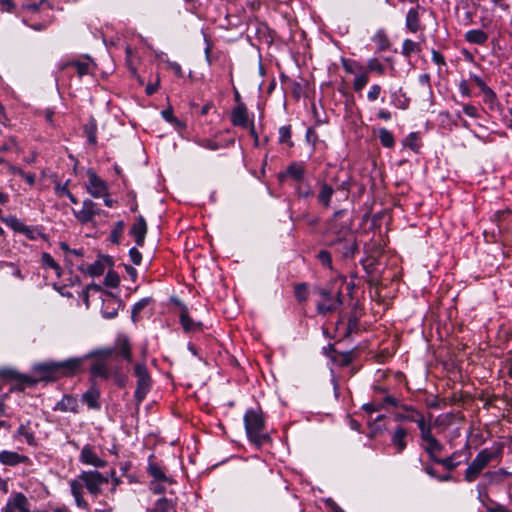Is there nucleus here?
Masks as SVG:
<instances>
[{"label":"nucleus","instance_id":"obj_19","mask_svg":"<svg viewBox=\"0 0 512 512\" xmlns=\"http://www.w3.org/2000/svg\"><path fill=\"white\" fill-rule=\"evenodd\" d=\"M231 121L235 126L246 127L248 121V113L246 106L240 103L232 111Z\"/></svg>","mask_w":512,"mask_h":512},{"label":"nucleus","instance_id":"obj_59","mask_svg":"<svg viewBox=\"0 0 512 512\" xmlns=\"http://www.w3.org/2000/svg\"><path fill=\"white\" fill-rule=\"evenodd\" d=\"M487 512H511L508 509H506L503 505H494L487 507Z\"/></svg>","mask_w":512,"mask_h":512},{"label":"nucleus","instance_id":"obj_25","mask_svg":"<svg viewBox=\"0 0 512 512\" xmlns=\"http://www.w3.org/2000/svg\"><path fill=\"white\" fill-rule=\"evenodd\" d=\"M334 193V190L331 186L326 183L321 184V190L318 194V200L325 207H328L330 204L331 197Z\"/></svg>","mask_w":512,"mask_h":512},{"label":"nucleus","instance_id":"obj_46","mask_svg":"<svg viewBox=\"0 0 512 512\" xmlns=\"http://www.w3.org/2000/svg\"><path fill=\"white\" fill-rule=\"evenodd\" d=\"M129 256L131 258V261L135 264V265H139L141 263V260H142V255L141 253L138 251L137 248H131L130 251H129Z\"/></svg>","mask_w":512,"mask_h":512},{"label":"nucleus","instance_id":"obj_1","mask_svg":"<svg viewBox=\"0 0 512 512\" xmlns=\"http://www.w3.org/2000/svg\"><path fill=\"white\" fill-rule=\"evenodd\" d=\"M81 360L77 358L59 362H48L38 364L34 367L35 377L38 381H54L60 377H70L76 374L80 367Z\"/></svg>","mask_w":512,"mask_h":512},{"label":"nucleus","instance_id":"obj_34","mask_svg":"<svg viewBox=\"0 0 512 512\" xmlns=\"http://www.w3.org/2000/svg\"><path fill=\"white\" fill-rule=\"evenodd\" d=\"M148 470H149L150 475L155 480H158V481H168V478L165 475V473L156 464H150Z\"/></svg>","mask_w":512,"mask_h":512},{"label":"nucleus","instance_id":"obj_35","mask_svg":"<svg viewBox=\"0 0 512 512\" xmlns=\"http://www.w3.org/2000/svg\"><path fill=\"white\" fill-rule=\"evenodd\" d=\"M42 262L45 266L54 269L60 275V267L49 253L42 254Z\"/></svg>","mask_w":512,"mask_h":512},{"label":"nucleus","instance_id":"obj_10","mask_svg":"<svg viewBox=\"0 0 512 512\" xmlns=\"http://www.w3.org/2000/svg\"><path fill=\"white\" fill-rule=\"evenodd\" d=\"M0 378L8 381L15 382L17 386L14 389L22 391L25 385L33 386L36 384V380L32 377L24 375L12 368L0 369Z\"/></svg>","mask_w":512,"mask_h":512},{"label":"nucleus","instance_id":"obj_62","mask_svg":"<svg viewBox=\"0 0 512 512\" xmlns=\"http://www.w3.org/2000/svg\"><path fill=\"white\" fill-rule=\"evenodd\" d=\"M0 4L3 5L6 11H11L15 6L12 0H0Z\"/></svg>","mask_w":512,"mask_h":512},{"label":"nucleus","instance_id":"obj_41","mask_svg":"<svg viewBox=\"0 0 512 512\" xmlns=\"http://www.w3.org/2000/svg\"><path fill=\"white\" fill-rule=\"evenodd\" d=\"M368 83V76L361 74L355 77L353 87L356 91H360Z\"/></svg>","mask_w":512,"mask_h":512},{"label":"nucleus","instance_id":"obj_43","mask_svg":"<svg viewBox=\"0 0 512 512\" xmlns=\"http://www.w3.org/2000/svg\"><path fill=\"white\" fill-rule=\"evenodd\" d=\"M88 272L92 276L102 275L104 272V265L101 262H95L94 264L89 266Z\"/></svg>","mask_w":512,"mask_h":512},{"label":"nucleus","instance_id":"obj_27","mask_svg":"<svg viewBox=\"0 0 512 512\" xmlns=\"http://www.w3.org/2000/svg\"><path fill=\"white\" fill-rule=\"evenodd\" d=\"M406 25L411 32H416L419 29V16L416 10H409L406 16Z\"/></svg>","mask_w":512,"mask_h":512},{"label":"nucleus","instance_id":"obj_26","mask_svg":"<svg viewBox=\"0 0 512 512\" xmlns=\"http://www.w3.org/2000/svg\"><path fill=\"white\" fill-rule=\"evenodd\" d=\"M475 84L481 89L487 102H492L496 98L495 93L490 89L485 82L478 76L473 77Z\"/></svg>","mask_w":512,"mask_h":512},{"label":"nucleus","instance_id":"obj_5","mask_svg":"<svg viewBox=\"0 0 512 512\" xmlns=\"http://www.w3.org/2000/svg\"><path fill=\"white\" fill-rule=\"evenodd\" d=\"M315 292L321 297V300L317 304L319 314L326 315L327 313L337 310L342 305L341 291L333 293L331 290L317 287L315 288Z\"/></svg>","mask_w":512,"mask_h":512},{"label":"nucleus","instance_id":"obj_12","mask_svg":"<svg viewBox=\"0 0 512 512\" xmlns=\"http://www.w3.org/2000/svg\"><path fill=\"white\" fill-rule=\"evenodd\" d=\"M89 183L87 185L89 193L96 198L106 195L107 187L93 171H88Z\"/></svg>","mask_w":512,"mask_h":512},{"label":"nucleus","instance_id":"obj_6","mask_svg":"<svg viewBox=\"0 0 512 512\" xmlns=\"http://www.w3.org/2000/svg\"><path fill=\"white\" fill-rule=\"evenodd\" d=\"M494 457L495 453L491 452L490 450H481L466 469L465 480L467 482H473L476 480L482 470L490 463Z\"/></svg>","mask_w":512,"mask_h":512},{"label":"nucleus","instance_id":"obj_52","mask_svg":"<svg viewBox=\"0 0 512 512\" xmlns=\"http://www.w3.org/2000/svg\"><path fill=\"white\" fill-rule=\"evenodd\" d=\"M111 376L114 377L115 383L119 386L125 385V377L119 372V369H113Z\"/></svg>","mask_w":512,"mask_h":512},{"label":"nucleus","instance_id":"obj_42","mask_svg":"<svg viewBox=\"0 0 512 512\" xmlns=\"http://www.w3.org/2000/svg\"><path fill=\"white\" fill-rule=\"evenodd\" d=\"M280 134V142L281 143H288L290 146H292V142H290L291 137V130L288 126H283L279 129Z\"/></svg>","mask_w":512,"mask_h":512},{"label":"nucleus","instance_id":"obj_22","mask_svg":"<svg viewBox=\"0 0 512 512\" xmlns=\"http://www.w3.org/2000/svg\"><path fill=\"white\" fill-rule=\"evenodd\" d=\"M407 436V430L403 427H398L393 436L392 444L397 448V453H401L406 448L405 437Z\"/></svg>","mask_w":512,"mask_h":512},{"label":"nucleus","instance_id":"obj_54","mask_svg":"<svg viewBox=\"0 0 512 512\" xmlns=\"http://www.w3.org/2000/svg\"><path fill=\"white\" fill-rule=\"evenodd\" d=\"M414 413L416 415L414 422L417 423L419 430H421L422 427H426L429 425V423H426L425 418L422 414H420L419 412H414Z\"/></svg>","mask_w":512,"mask_h":512},{"label":"nucleus","instance_id":"obj_15","mask_svg":"<svg viewBox=\"0 0 512 512\" xmlns=\"http://www.w3.org/2000/svg\"><path fill=\"white\" fill-rule=\"evenodd\" d=\"M113 359L116 357H122L127 361H131V348L128 339L125 336H120L117 338L114 347Z\"/></svg>","mask_w":512,"mask_h":512},{"label":"nucleus","instance_id":"obj_36","mask_svg":"<svg viewBox=\"0 0 512 512\" xmlns=\"http://www.w3.org/2000/svg\"><path fill=\"white\" fill-rule=\"evenodd\" d=\"M317 258L323 266L329 268L330 270L332 269L331 254L327 250L319 251Z\"/></svg>","mask_w":512,"mask_h":512},{"label":"nucleus","instance_id":"obj_30","mask_svg":"<svg viewBox=\"0 0 512 512\" xmlns=\"http://www.w3.org/2000/svg\"><path fill=\"white\" fill-rule=\"evenodd\" d=\"M379 140L384 147L391 148L394 146L393 135L385 128H381L378 133Z\"/></svg>","mask_w":512,"mask_h":512},{"label":"nucleus","instance_id":"obj_44","mask_svg":"<svg viewBox=\"0 0 512 512\" xmlns=\"http://www.w3.org/2000/svg\"><path fill=\"white\" fill-rule=\"evenodd\" d=\"M150 299L149 298H144L142 300H140L139 302H137L133 309H132V318L135 320V317L136 315L142 310L144 309L148 303H149Z\"/></svg>","mask_w":512,"mask_h":512},{"label":"nucleus","instance_id":"obj_32","mask_svg":"<svg viewBox=\"0 0 512 512\" xmlns=\"http://www.w3.org/2000/svg\"><path fill=\"white\" fill-rule=\"evenodd\" d=\"M426 445L424 446V450L427 453L435 452L440 453L444 446L435 438H430L429 440L425 441Z\"/></svg>","mask_w":512,"mask_h":512},{"label":"nucleus","instance_id":"obj_16","mask_svg":"<svg viewBox=\"0 0 512 512\" xmlns=\"http://www.w3.org/2000/svg\"><path fill=\"white\" fill-rule=\"evenodd\" d=\"M131 235L135 238L138 246H142L147 233V224L143 216H138L136 222L130 230Z\"/></svg>","mask_w":512,"mask_h":512},{"label":"nucleus","instance_id":"obj_17","mask_svg":"<svg viewBox=\"0 0 512 512\" xmlns=\"http://www.w3.org/2000/svg\"><path fill=\"white\" fill-rule=\"evenodd\" d=\"M179 317L180 323L186 332L200 331L202 329L200 322H195L189 317L188 309L184 305L181 306Z\"/></svg>","mask_w":512,"mask_h":512},{"label":"nucleus","instance_id":"obj_18","mask_svg":"<svg viewBox=\"0 0 512 512\" xmlns=\"http://www.w3.org/2000/svg\"><path fill=\"white\" fill-rule=\"evenodd\" d=\"M91 383V388L83 394L82 400L90 409H98L100 407L98 403L100 392L96 388L95 380L91 379Z\"/></svg>","mask_w":512,"mask_h":512},{"label":"nucleus","instance_id":"obj_23","mask_svg":"<svg viewBox=\"0 0 512 512\" xmlns=\"http://www.w3.org/2000/svg\"><path fill=\"white\" fill-rule=\"evenodd\" d=\"M70 487H71V493L76 500V504L79 507L87 508L88 503L84 500V498L82 496V483L78 480H72L70 482Z\"/></svg>","mask_w":512,"mask_h":512},{"label":"nucleus","instance_id":"obj_37","mask_svg":"<svg viewBox=\"0 0 512 512\" xmlns=\"http://www.w3.org/2000/svg\"><path fill=\"white\" fill-rule=\"evenodd\" d=\"M287 174L295 180H300L304 175V169L299 165L293 164L287 169Z\"/></svg>","mask_w":512,"mask_h":512},{"label":"nucleus","instance_id":"obj_60","mask_svg":"<svg viewBox=\"0 0 512 512\" xmlns=\"http://www.w3.org/2000/svg\"><path fill=\"white\" fill-rule=\"evenodd\" d=\"M162 116L169 122H173V121H176V119L174 118L173 116V111L172 109H166L164 111H162Z\"/></svg>","mask_w":512,"mask_h":512},{"label":"nucleus","instance_id":"obj_53","mask_svg":"<svg viewBox=\"0 0 512 512\" xmlns=\"http://www.w3.org/2000/svg\"><path fill=\"white\" fill-rule=\"evenodd\" d=\"M416 48H417V44L415 42H413L412 40L407 39L404 41V44H403L404 53L409 54V53L415 51Z\"/></svg>","mask_w":512,"mask_h":512},{"label":"nucleus","instance_id":"obj_24","mask_svg":"<svg viewBox=\"0 0 512 512\" xmlns=\"http://www.w3.org/2000/svg\"><path fill=\"white\" fill-rule=\"evenodd\" d=\"M465 38L468 42L474 44H483L487 41V34L479 29L470 30L466 33Z\"/></svg>","mask_w":512,"mask_h":512},{"label":"nucleus","instance_id":"obj_20","mask_svg":"<svg viewBox=\"0 0 512 512\" xmlns=\"http://www.w3.org/2000/svg\"><path fill=\"white\" fill-rule=\"evenodd\" d=\"M27 460L28 458L26 456L19 455L16 452L2 451L0 453V462L4 465L14 466Z\"/></svg>","mask_w":512,"mask_h":512},{"label":"nucleus","instance_id":"obj_11","mask_svg":"<svg viewBox=\"0 0 512 512\" xmlns=\"http://www.w3.org/2000/svg\"><path fill=\"white\" fill-rule=\"evenodd\" d=\"M16 510L30 512L28 499L22 493L15 494L3 508V512H15Z\"/></svg>","mask_w":512,"mask_h":512},{"label":"nucleus","instance_id":"obj_33","mask_svg":"<svg viewBox=\"0 0 512 512\" xmlns=\"http://www.w3.org/2000/svg\"><path fill=\"white\" fill-rule=\"evenodd\" d=\"M96 131H97V125L95 120H91L86 126H85V133L87 134L88 141L90 144L95 145L97 143L96 140Z\"/></svg>","mask_w":512,"mask_h":512},{"label":"nucleus","instance_id":"obj_9","mask_svg":"<svg viewBox=\"0 0 512 512\" xmlns=\"http://www.w3.org/2000/svg\"><path fill=\"white\" fill-rule=\"evenodd\" d=\"M78 478L93 495H98L101 492V486L108 483V478L98 471H84Z\"/></svg>","mask_w":512,"mask_h":512},{"label":"nucleus","instance_id":"obj_55","mask_svg":"<svg viewBox=\"0 0 512 512\" xmlns=\"http://www.w3.org/2000/svg\"><path fill=\"white\" fill-rule=\"evenodd\" d=\"M416 135L415 134H410L404 141V144L409 146L412 150H417V145H416Z\"/></svg>","mask_w":512,"mask_h":512},{"label":"nucleus","instance_id":"obj_51","mask_svg":"<svg viewBox=\"0 0 512 512\" xmlns=\"http://www.w3.org/2000/svg\"><path fill=\"white\" fill-rule=\"evenodd\" d=\"M431 425L429 424L428 426L426 427H422V429L420 430V436H421V439L425 442L427 440H429L430 438H433L434 436L432 435V431H431Z\"/></svg>","mask_w":512,"mask_h":512},{"label":"nucleus","instance_id":"obj_31","mask_svg":"<svg viewBox=\"0 0 512 512\" xmlns=\"http://www.w3.org/2000/svg\"><path fill=\"white\" fill-rule=\"evenodd\" d=\"M173 509L174 504L172 503V501L166 498H161L156 502L155 507L151 512H170Z\"/></svg>","mask_w":512,"mask_h":512},{"label":"nucleus","instance_id":"obj_50","mask_svg":"<svg viewBox=\"0 0 512 512\" xmlns=\"http://www.w3.org/2000/svg\"><path fill=\"white\" fill-rule=\"evenodd\" d=\"M463 112L469 116V117H472V118H478L479 117V113H478V110L475 106L473 105H465L463 107Z\"/></svg>","mask_w":512,"mask_h":512},{"label":"nucleus","instance_id":"obj_7","mask_svg":"<svg viewBox=\"0 0 512 512\" xmlns=\"http://www.w3.org/2000/svg\"><path fill=\"white\" fill-rule=\"evenodd\" d=\"M134 375L137 377V387L135 390V399H136L137 405H139L144 400L147 393L149 392L152 380L148 373L146 365L143 363H137L135 365Z\"/></svg>","mask_w":512,"mask_h":512},{"label":"nucleus","instance_id":"obj_13","mask_svg":"<svg viewBox=\"0 0 512 512\" xmlns=\"http://www.w3.org/2000/svg\"><path fill=\"white\" fill-rule=\"evenodd\" d=\"M98 213L99 211L96 209V204L91 200H85L83 202L82 209L74 212L76 218L81 223H87L92 221L94 216Z\"/></svg>","mask_w":512,"mask_h":512},{"label":"nucleus","instance_id":"obj_56","mask_svg":"<svg viewBox=\"0 0 512 512\" xmlns=\"http://www.w3.org/2000/svg\"><path fill=\"white\" fill-rule=\"evenodd\" d=\"M20 435H23L29 444L34 443V436L32 433L27 432L24 426H21L18 430Z\"/></svg>","mask_w":512,"mask_h":512},{"label":"nucleus","instance_id":"obj_63","mask_svg":"<svg viewBox=\"0 0 512 512\" xmlns=\"http://www.w3.org/2000/svg\"><path fill=\"white\" fill-rule=\"evenodd\" d=\"M170 68L174 71V73L181 77L182 76V69L179 64L177 63H169Z\"/></svg>","mask_w":512,"mask_h":512},{"label":"nucleus","instance_id":"obj_38","mask_svg":"<svg viewBox=\"0 0 512 512\" xmlns=\"http://www.w3.org/2000/svg\"><path fill=\"white\" fill-rule=\"evenodd\" d=\"M295 296L301 302L307 299L308 287L305 283H301L295 286Z\"/></svg>","mask_w":512,"mask_h":512},{"label":"nucleus","instance_id":"obj_58","mask_svg":"<svg viewBox=\"0 0 512 512\" xmlns=\"http://www.w3.org/2000/svg\"><path fill=\"white\" fill-rule=\"evenodd\" d=\"M415 417H416L415 414L408 413L406 415L405 414H397L395 418L398 421H412V422H414Z\"/></svg>","mask_w":512,"mask_h":512},{"label":"nucleus","instance_id":"obj_57","mask_svg":"<svg viewBox=\"0 0 512 512\" xmlns=\"http://www.w3.org/2000/svg\"><path fill=\"white\" fill-rule=\"evenodd\" d=\"M160 78L157 77L156 82L154 84H148L146 86V93L147 95H152L155 93L159 87Z\"/></svg>","mask_w":512,"mask_h":512},{"label":"nucleus","instance_id":"obj_29","mask_svg":"<svg viewBox=\"0 0 512 512\" xmlns=\"http://www.w3.org/2000/svg\"><path fill=\"white\" fill-rule=\"evenodd\" d=\"M373 40L377 45L378 51H385L390 46V41H389L387 35L382 31L377 32L375 34Z\"/></svg>","mask_w":512,"mask_h":512},{"label":"nucleus","instance_id":"obj_4","mask_svg":"<svg viewBox=\"0 0 512 512\" xmlns=\"http://www.w3.org/2000/svg\"><path fill=\"white\" fill-rule=\"evenodd\" d=\"M113 355V349H100L93 352L92 356L95 357V361L90 367L93 380L96 377H100L104 380L109 379L113 371V369L109 367V363L113 361Z\"/></svg>","mask_w":512,"mask_h":512},{"label":"nucleus","instance_id":"obj_45","mask_svg":"<svg viewBox=\"0 0 512 512\" xmlns=\"http://www.w3.org/2000/svg\"><path fill=\"white\" fill-rule=\"evenodd\" d=\"M368 68L370 71H376L379 74L384 73V66L375 58L371 59L368 62Z\"/></svg>","mask_w":512,"mask_h":512},{"label":"nucleus","instance_id":"obj_40","mask_svg":"<svg viewBox=\"0 0 512 512\" xmlns=\"http://www.w3.org/2000/svg\"><path fill=\"white\" fill-rule=\"evenodd\" d=\"M119 277L118 275L113 272V271H109L107 274H106V277H105V284L107 286H110V287H117L119 285Z\"/></svg>","mask_w":512,"mask_h":512},{"label":"nucleus","instance_id":"obj_48","mask_svg":"<svg viewBox=\"0 0 512 512\" xmlns=\"http://www.w3.org/2000/svg\"><path fill=\"white\" fill-rule=\"evenodd\" d=\"M380 92H381V87L379 85H373L371 87L370 91L368 92L367 97L370 101H375L378 99Z\"/></svg>","mask_w":512,"mask_h":512},{"label":"nucleus","instance_id":"obj_21","mask_svg":"<svg viewBox=\"0 0 512 512\" xmlns=\"http://www.w3.org/2000/svg\"><path fill=\"white\" fill-rule=\"evenodd\" d=\"M77 408H78L77 399L70 395H65L62 398V400L56 404L55 410H60L63 412L70 411V412L76 413Z\"/></svg>","mask_w":512,"mask_h":512},{"label":"nucleus","instance_id":"obj_8","mask_svg":"<svg viewBox=\"0 0 512 512\" xmlns=\"http://www.w3.org/2000/svg\"><path fill=\"white\" fill-rule=\"evenodd\" d=\"M495 227L491 231H485V237L491 235L493 241H497V236L509 232L512 228V213L510 210L498 211L494 216Z\"/></svg>","mask_w":512,"mask_h":512},{"label":"nucleus","instance_id":"obj_64","mask_svg":"<svg viewBox=\"0 0 512 512\" xmlns=\"http://www.w3.org/2000/svg\"><path fill=\"white\" fill-rule=\"evenodd\" d=\"M384 402H385L386 404H390V405H393V406H395V407H397V406H398V401H397L394 397H392V396H390V395H388V396H386V397L384 398Z\"/></svg>","mask_w":512,"mask_h":512},{"label":"nucleus","instance_id":"obj_49","mask_svg":"<svg viewBox=\"0 0 512 512\" xmlns=\"http://www.w3.org/2000/svg\"><path fill=\"white\" fill-rule=\"evenodd\" d=\"M79 76H83L89 73V64L87 62H75Z\"/></svg>","mask_w":512,"mask_h":512},{"label":"nucleus","instance_id":"obj_47","mask_svg":"<svg viewBox=\"0 0 512 512\" xmlns=\"http://www.w3.org/2000/svg\"><path fill=\"white\" fill-rule=\"evenodd\" d=\"M439 464L443 465L448 470H453L458 465V463L454 462L453 456L441 459V461H439Z\"/></svg>","mask_w":512,"mask_h":512},{"label":"nucleus","instance_id":"obj_14","mask_svg":"<svg viewBox=\"0 0 512 512\" xmlns=\"http://www.w3.org/2000/svg\"><path fill=\"white\" fill-rule=\"evenodd\" d=\"M80 460L86 465H92L95 467H104L106 465V462L99 458L93 451L92 447L89 445H86L82 448L80 453Z\"/></svg>","mask_w":512,"mask_h":512},{"label":"nucleus","instance_id":"obj_3","mask_svg":"<svg viewBox=\"0 0 512 512\" xmlns=\"http://www.w3.org/2000/svg\"><path fill=\"white\" fill-rule=\"evenodd\" d=\"M244 422L247 435L256 445H262L269 440V436L262 433L264 420L260 413L254 410H248L245 414Z\"/></svg>","mask_w":512,"mask_h":512},{"label":"nucleus","instance_id":"obj_61","mask_svg":"<svg viewBox=\"0 0 512 512\" xmlns=\"http://www.w3.org/2000/svg\"><path fill=\"white\" fill-rule=\"evenodd\" d=\"M381 408V405H374L371 403L365 404L363 406V409L369 413H372L374 411H378Z\"/></svg>","mask_w":512,"mask_h":512},{"label":"nucleus","instance_id":"obj_39","mask_svg":"<svg viewBox=\"0 0 512 512\" xmlns=\"http://www.w3.org/2000/svg\"><path fill=\"white\" fill-rule=\"evenodd\" d=\"M131 53H132V49L130 46H127L126 47V54H127V58H126V63H127V66H128V69L129 71L131 72V74L133 76H135L137 78V80L139 81L140 84H143V80L141 77H139L136 73V68L132 65V61H131Z\"/></svg>","mask_w":512,"mask_h":512},{"label":"nucleus","instance_id":"obj_2","mask_svg":"<svg viewBox=\"0 0 512 512\" xmlns=\"http://www.w3.org/2000/svg\"><path fill=\"white\" fill-rule=\"evenodd\" d=\"M342 214L338 211L334 214V221L330 225V230L337 238L331 242V245L336 246V250L342 254L343 257H352L357 250V243L354 234L351 232L347 225H338L335 223L336 219Z\"/></svg>","mask_w":512,"mask_h":512},{"label":"nucleus","instance_id":"obj_28","mask_svg":"<svg viewBox=\"0 0 512 512\" xmlns=\"http://www.w3.org/2000/svg\"><path fill=\"white\" fill-rule=\"evenodd\" d=\"M7 225H9L14 231L17 232H30V228L25 226L22 222H20L17 218L10 216L8 218H2Z\"/></svg>","mask_w":512,"mask_h":512}]
</instances>
